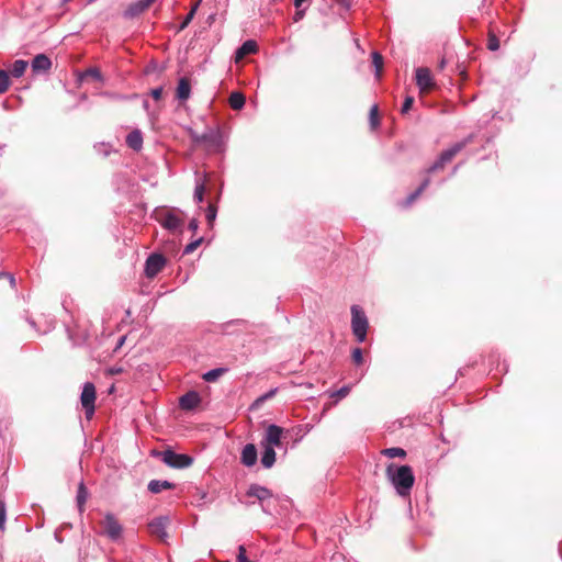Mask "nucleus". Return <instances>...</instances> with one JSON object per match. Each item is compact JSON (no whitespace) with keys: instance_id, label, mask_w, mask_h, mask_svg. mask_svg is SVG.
<instances>
[{"instance_id":"1","label":"nucleus","mask_w":562,"mask_h":562,"mask_svg":"<svg viewBox=\"0 0 562 562\" xmlns=\"http://www.w3.org/2000/svg\"><path fill=\"white\" fill-rule=\"evenodd\" d=\"M386 477L401 496H407L415 482L413 470L409 465H397L390 463L386 467Z\"/></svg>"},{"instance_id":"2","label":"nucleus","mask_w":562,"mask_h":562,"mask_svg":"<svg viewBox=\"0 0 562 562\" xmlns=\"http://www.w3.org/2000/svg\"><path fill=\"white\" fill-rule=\"evenodd\" d=\"M180 213L179 210L162 207L155 211V218L164 228L175 233L180 231L183 225V220L179 216Z\"/></svg>"},{"instance_id":"3","label":"nucleus","mask_w":562,"mask_h":562,"mask_svg":"<svg viewBox=\"0 0 562 562\" xmlns=\"http://www.w3.org/2000/svg\"><path fill=\"white\" fill-rule=\"evenodd\" d=\"M369 327L368 318L364 312L358 306H351V328L358 342H363L367 338Z\"/></svg>"},{"instance_id":"4","label":"nucleus","mask_w":562,"mask_h":562,"mask_svg":"<svg viewBox=\"0 0 562 562\" xmlns=\"http://www.w3.org/2000/svg\"><path fill=\"white\" fill-rule=\"evenodd\" d=\"M473 136L470 135L461 142L456 143L450 148L443 150L439 158L427 169V172H434L442 169L445 165L453 159V157L461 151L469 143L472 142Z\"/></svg>"},{"instance_id":"5","label":"nucleus","mask_w":562,"mask_h":562,"mask_svg":"<svg viewBox=\"0 0 562 562\" xmlns=\"http://www.w3.org/2000/svg\"><path fill=\"white\" fill-rule=\"evenodd\" d=\"M161 458V461L170 468L175 469H186L190 467L193 462V459L188 454L176 453L172 450H165L158 453Z\"/></svg>"},{"instance_id":"6","label":"nucleus","mask_w":562,"mask_h":562,"mask_svg":"<svg viewBox=\"0 0 562 562\" xmlns=\"http://www.w3.org/2000/svg\"><path fill=\"white\" fill-rule=\"evenodd\" d=\"M81 405L85 409L86 418L90 420L94 414L95 386L91 382H86L80 396Z\"/></svg>"},{"instance_id":"7","label":"nucleus","mask_w":562,"mask_h":562,"mask_svg":"<svg viewBox=\"0 0 562 562\" xmlns=\"http://www.w3.org/2000/svg\"><path fill=\"white\" fill-rule=\"evenodd\" d=\"M102 527H103V532L106 535V537L110 540L117 541L121 539L122 532H123V527L113 514L108 513L104 516V519L102 521Z\"/></svg>"},{"instance_id":"8","label":"nucleus","mask_w":562,"mask_h":562,"mask_svg":"<svg viewBox=\"0 0 562 562\" xmlns=\"http://www.w3.org/2000/svg\"><path fill=\"white\" fill-rule=\"evenodd\" d=\"M203 142L202 144H206L207 148L214 150V151H222L223 149V136L220 130L214 128H207L202 134Z\"/></svg>"},{"instance_id":"9","label":"nucleus","mask_w":562,"mask_h":562,"mask_svg":"<svg viewBox=\"0 0 562 562\" xmlns=\"http://www.w3.org/2000/svg\"><path fill=\"white\" fill-rule=\"evenodd\" d=\"M166 259L160 254H151L145 262V273L148 278L156 277L165 267Z\"/></svg>"},{"instance_id":"10","label":"nucleus","mask_w":562,"mask_h":562,"mask_svg":"<svg viewBox=\"0 0 562 562\" xmlns=\"http://www.w3.org/2000/svg\"><path fill=\"white\" fill-rule=\"evenodd\" d=\"M169 525V518L167 516H160L153 519L148 524V529L150 533L162 541H166L168 538L167 527Z\"/></svg>"},{"instance_id":"11","label":"nucleus","mask_w":562,"mask_h":562,"mask_svg":"<svg viewBox=\"0 0 562 562\" xmlns=\"http://www.w3.org/2000/svg\"><path fill=\"white\" fill-rule=\"evenodd\" d=\"M416 85L422 92L429 91L434 87V80L430 70L425 67L416 69Z\"/></svg>"},{"instance_id":"12","label":"nucleus","mask_w":562,"mask_h":562,"mask_svg":"<svg viewBox=\"0 0 562 562\" xmlns=\"http://www.w3.org/2000/svg\"><path fill=\"white\" fill-rule=\"evenodd\" d=\"M50 67H52V60L45 54L36 55L31 63L32 71L35 75L45 74L50 69Z\"/></svg>"},{"instance_id":"13","label":"nucleus","mask_w":562,"mask_h":562,"mask_svg":"<svg viewBox=\"0 0 562 562\" xmlns=\"http://www.w3.org/2000/svg\"><path fill=\"white\" fill-rule=\"evenodd\" d=\"M283 429L276 424H270V426L267 429L266 440L267 446L271 447H281V436H282Z\"/></svg>"},{"instance_id":"14","label":"nucleus","mask_w":562,"mask_h":562,"mask_svg":"<svg viewBox=\"0 0 562 562\" xmlns=\"http://www.w3.org/2000/svg\"><path fill=\"white\" fill-rule=\"evenodd\" d=\"M200 403V396L196 392L190 391L182 395L179 400V405L182 409H193L196 407Z\"/></svg>"},{"instance_id":"15","label":"nucleus","mask_w":562,"mask_h":562,"mask_svg":"<svg viewBox=\"0 0 562 562\" xmlns=\"http://www.w3.org/2000/svg\"><path fill=\"white\" fill-rule=\"evenodd\" d=\"M257 462V449L255 445L247 443L241 451V463L246 467H252Z\"/></svg>"},{"instance_id":"16","label":"nucleus","mask_w":562,"mask_h":562,"mask_svg":"<svg viewBox=\"0 0 562 562\" xmlns=\"http://www.w3.org/2000/svg\"><path fill=\"white\" fill-rule=\"evenodd\" d=\"M206 175L201 176L195 171L194 201L200 204L204 200Z\"/></svg>"},{"instance_id":"17","label":"nucleus","mask_w":562,"mask_h":562,"mask_svg":"<svg viewBox=\"0 0 562 562\" xmlns=\"http://www.w3.org/2000/svg\"><path fill=\"white\" fill-rule=\"evenodd\" d=\"M147 8L138 0L131 3L123 12V16L127 20H133L145 12Z\"/></svg>"},{"instance_id":"18","label":"nucleus","mask_w":562,"mask_h":562,"mask_svg":"<svg viewBox=\"0 0 562 562\" xmlns=\"http://www.w3.org/2000/svg\"><path fill=\"white\" fill-rule=\"evenodd\" d=\"M257 43L252 40H248L241 44L236 50V60L243 59L245 56L257 52Z\"/></svg>"},{"instance_id":"19","label":"nucleus","mask_w":562,"mask_h":562,"mask_svg":"<svg viewBox=\"0 0 562 562\" xmlns=\"http://www.w3.org/2000/svg\"><path fill=\"white\" fill-rule=\"evenodd\" d=\"M126 145L134 149L139 150L143 146V135L139 130H134L126 136Z\"/></svg>"},{"instance_id":"20","label":"nucleus","mask_w":562,"mask_h":562,"mask_svg":"<svg viewBox=\"0 0 562 562\" xmlns=\"http://www.w3.org/2000/svg\"><path fill=\"white\" fill-rule=\"evenodd\" d=\"M247 494L249 496L258 498L259 501H265L271 497V492L267 487L257 484L250 485Z\"/></svg>"},{"instance_id":"21","label":"nucleus","mask_w":562,"mask_h":562,"mask_svg":"<svg viewBox=\"0 0 562 562\" xmlns=\"http://www.w3.org/2000/svg\"><path fill=\"white\" fill-rule=\"evenodd\" d=\"M173 487V484L167 480H151L148 483V491L153 494H158L164 490H170Z\"/></svg>"},{"instance_id":"22","label":"nucleus","mask_w":562,"mask_h":562,"mask_svg":"<svg viewBox=\"0 0 562 562\" xmlns=\"http://www.w3.org/2000/svg\"><path fill=\"white\" fill-rule=\"evenodd\" d=\"M260 461L266 469H270L276 462L274 448L266 445Z\"/></svg>"},{"instance_id":"23","label":"nucleus","mask_w":562,"mask_h":562,"mask_svg":"<svg viewBox=\"0 0 562 562\" xmlns=\"http://www.w3.org/2000/svg\"><path fill=\"white\" fill-rule=\"evenodd\" d=\"M191 86L188 79L181 78L177 87V98L181 101L189 99Z\"/></svg>"},{"instance_id":"24","label":"nucleus","mask_w":562,"mask_h":562,"mask_svg":"<svg viewBox=\"0 0 562 562\" xmlns=\"http://www.w3.org/2000/svg\"><path fill=\"white\" fill-rule=\"evenodd\" d=\"M429 182L430 180L428 178L425 179L420 186L405 199L403 203L404 206H409L425 191V189L429 186Z\"/></svg>"},{"instance_id":"25","label":"nucleus","mask_w":562,"mask_h":562,"mask_svg":"<svg viewBox=\"0 0 562 562\" xmlns=\"http://www.w3.org/2000/svg\"><path fill=\"white\" fill-rule=\"evenodd\" d=\"M26 67H27V61L18 59L12 64L9 76L11 75L14 78H20L25 72Z\"/></svg>"},{"instance_id":"26","label":"nucleus","mask_w":562,"mask_h":562,"mask_svg":"<svg viewBox=\"0 0 562 562\" xmlns=\"http://www.w3.org/2000/svg\"><path fill=\"white\" fill-rule=\"evenodd\" d=\"M87 498H88V491L83 484V482H81L78 486V491H77V506H78V509L80 513L83 512L85 509V504L87 502Z\"/></svg>"},{"instance_id":"27","label":"nucleus","mask_w":562,"mask_h":562,"mask_svg":"<svg viewBox=\"0 0 562 562\" xmlns=\"http://www.w3.org/2000/svg\"><path fill=\"white\" fill-rule=\"evenodd\" d=\"M245 101V95L241 92L235 91L229 95V105L234 110L243 109Z\"/></svg>"},{"instance_id":"28","label":"nucleus","mask_w":562,"mask_h":562,"mask_svg":"<svg viewBox=\"0 0 562 562\" xmlns=\"http://www.w3.org/2000/svg\"><path fill=\"white\" fill-rule=\"evenodd\" d=\"M228 371L227 368H215L205 372L202 378L206 382H215L220 376Z\"/></svg>"},{"instance_id":"29","label":"nucleus","mask_w":562,"mask_h":562,"mask_svg":"<svg viewBox=\"0 0 562 562\" xmlns=\"http://www.w3.org/2000/svg\"><path fill=\"white\" fill-rule=\"evenodd\" d=\"M87 77H89V78H91V79H93L95 81H102L103 80V76H102L101 71L98 68H94V67L88 68L82 74H80L79 79L83 80Z\"/></svg>"},{"instance_id":"30","label":"nucleus","mask_w":562,"mask_h":562,"mask_svg":"<svg viewBox=\"0 0 562 562\" xmlns=\"http://www.w3.org/2000/svg\"><path fill=\"white\" fill-rule=\"evenodd\" d=\"M276 393H277V389H273V390H270L269 392L265 393L263 395L259 396L250 405V411L258 409L262 403H265L267 400L271 398Z\"/></svg>"},{"instance_id":"31","label":"nucleus","mask_w":562,"mask_h":562,"mask_svg":"<svg viewBox=\"0 0 562 562\" xmlns=\"http://www.w3.org/2000/svg\"><path fill=\"white\" fill-rule=\"evenodd\" d=\"M372 64L375 68V76L376 78H380L381 77V70H382V67H383V57L380 53L378 52H373L372 53Z\"/></svg>"},{"instance_id":"32","label":"nucleus","mask_w":562,"mask_h":562,"mask_svg":"<svg viewBox=\"0 0 562 562\" xmlns=\"http://www.w3.org/2000/svg\"><path fill=\"white\" fill-rule=\"evenodd\" d=\"M382 453L389 458H404L406 457V451L402 448L393 447L387 448L382 451Z\"/></svg>"},{"instance_id":"33","label":"nucleus","mask_w":562,"mask_h":562,"mask_svg":"<svg viewBox=\"0 0 562 562\" xmlns=\"http://www.w3.org/2000/svg\"><path fill=\"white\" fill-rule=\"evenodd\" d=\"M10 86L9 72L0 69V94L4 93Z\"/></svg>"},{"instance_id":"34","label":"nucleus","mask_w":562,"mask_h":562,"mask_svg":"<svg viewBox=\"0 0 562 562\" xmlns=\"http://www.w3.org/2000/svg\"><path fill=\"white\" fill-rule=\"evenodd\" d=\"M487 48L492 52H495L499 48V41L495 34H488Z\"/></svg>"},{"instance_id":"35","label":"nucleus","mask_w":562,"mask_h":562,"mask_svg":"<svg viewBox=\"0 0 562 562\" xmlns=\"http://www.w3.org/2000/svg\"><path fill=\"white\" fill-rule=\"evenodd\" d=\"M351 358L355 364L361 366L363 363V353L361 348H355L351 352Z\"/></svg>"},{"instance_id":"36","label":"nucleus","mask_w":562,"mask_h":562,"mask_svg":"<svg viewBox=\"0 0 562 562\" xmlns=\"http://www.w3.org/2000/svg\"><path fill=\"white\" fill-rule=\"evenodd\" d=\"M217 209L214 204H209L206 209V220L209 224H212L214 220L216 218Z\"/></svg>"},{"instance_id":"37","label":"nucleus","mask_w":562,"mask_h":562,"mask_svg":"<svg viewBox=\"0 0 562 562\" xmlns=\"http://www.w3.org/2000/svg\"><path fill=\"white\" fill-rule=\"evenodd\" d=\"M7 519V508L4 501L0 499V530L4 529Z\"/></svg>"},{"instance_id":"38","label":"nucleus","mask_w":562,"mask_h":562,"mask_svg":"<svg viewBox=\"0 0 562 562\" xmlns=\"http://www.w3.org/2000/svg\"><path fill=\"white\" fill-rule=\"evenodd\" d=\"M195 11H196V5H194L190 12L186 15L184 20L182 21V23L180 24V30H184L189 23L192 21V19L194 18V14H195Z\"/></svg>"},{"instance_id":"39","label":"nucleus","mask_w":562,"mask_h":562,"mask_svg":"<svg viewBox=\"0 0 562 562\" xmlns=\"http://www.w3.org/2000/svg\"><path fill=\"white\" fill-rule=\"evenodd\" d=\"M413 103H414V98L413 97H406L405 100H404V103L402 105L401 112L403 114L407 113L411 110Z\"/></svg>"},{"instance_id":"40","label":"nucleus","mask_w":562,"mask_h":562,"mask_svg":"<svg viewBox=\"0 0 562 562\" xmlns=\"http://www.w3.org/2000/svg\"><path fill=\"white\" fill-rule=\"evenodd\" d=\"M202 243V238H199L190 244H188L184 248V254L189 255L195 250V248Z\"/></svg>"},{"instance_id":"41","label":"nucleus","mask_w":562,"mask_h":562,"mask_svg":"<svg viewBox=\"0 0 562 562\" xmlns=\"http://www.w3.org/2000/svg\"><path fill=\"white\" fill-rule=\"evenodd\" d=\"M349 392H350V386L344 385L338 391H336L333 394V396L338 397V398H344V397H346L349 394Z\"/></svg>"},{"instance_id":"42","label":"nucleus","mask_w":562,"mask_h":562,"mask_svg":"<svg viewBox=\"0 0 562 562\" xmlns=\"http://www.w3.org/2000/svg\"><path fill=\"white\" fill-rule=\"evenodd\" d=\"M370 123L372 126L378 125V106L373 105L370 110Z\"/></svg>"},{"instance_id":"43","label":"nucleus","mask_w":562,"mask_h":562,"mask_svg":"<svg viewBox=\"0 0 562 562\" xmlns=\"http://www.w3.org/2000/svg\"><path fill=\"white\" fill-rule=\"evenodd\" d=\"M189 135H190L191 140L194 144H196V145L202 144V142H203L202 134H199L193 130H190Z\"/></svg>"},{"instance_id":"44","label":"nucleus","mask_w":562,"mask_h":562,"mask_svg":"<svg viewBox=\"0 0 562 562\" xmlns=\"http://www.w3.org/2000/svg\"><path fill=\"white\" fill-rule=\"evenodd\" d=\"M162 92H164L162 87H158L150 91V95L153 97L154 100L158 101L161 99Z\"/></svg>"},{"instance_id":"45","label":"nucleus","mask_w":562,"mask_h":562,"mask_svg":"<svg viewBox=\"0 0 562 562\" xmlns=\"http://www.w3.org/2000/svg\"><path fill=\"white\" fill-rule=\"evenodd\" d=\"M4 277L9 279L11 286L15 285V279H14L13 274L7 273V272H0V279L4 278Z\"/></svg>"},{"instance_id":"46","label":"nucleus","mask_w":562,"mask_h":562,"mask_svg":"<svg viewBox=\"0 0 562 562\" xmlns=\"http://www.w3.org/2000/svg\"><path fill=\"white\" fill-rule=\"evenodd\" d=\"M305 14V9H296V12H295V15H294V21L297 22L300 21Z\"/></svg>"},{"instance_id":"47","label":"nucleus","mask_w":562,"mask_h":562,"mask_svg":"<svg viewBox=\"0 0 562 562\" xmlns=\"http://www.w3.org/2000/svg\"><path fill=\"white\" fill-rule=\"evenodd\" d=\"M345 9H350L351 0H336Z\"/></svg>"},{"instance_id":"48","label":"nucleus","mask_w":562,"mask_h":562,"mask_svg":"<svg viewBox=\"0 0 562 562\" xmlns=\"http://www.w3.org/2000/svg\"><path fill=\"white\" fill-rule=\"evenodd\" d=\"M198 227H199V222L195 218L191 220L189 223V228L194 232L198 229Z\"/></svg>"},{"instance_id":"49","label":"nucleus","mask_w":562,"mask_h":562,"mask_svg":"<svg viewBox=\"0 0 562 562\" xmlns=\"http://www.w3.org/2000/svg\"><path fill=\"white\" fill-rule=\"evenodd\" d=\"M147 9L156 1V0H139Z\"/></svg>"},{"instance_id":"50","label":"nucleus","mask_w":562,"mask_h":562,"mask_svg":"<svg viewBox=\"0 0 562 562\" xmlns=\"http://www.w3.org/2000/svg\"><path fill=\"white\" fill-rule=\"evenodd\" d=\"M143 105L146 110H148L149 103L147 100H144Z\"/></svg>"},{"instance_id":"51","label":"nucleus","mask_w":562,"mask_h":562,"mask_svg":"<svg viewBox=\"0 0 562 562\" xmlns=\"http://www.w3.org/2000/svg\"><path fill=\"white\" fill-rule=\"evenodd\" d=\"M457 169H458V166L453 167L452 173H456Z\"/></svg>"},{"instance_id":"52","label":"nucleus","mask_w":562,"mask_h":562,"mask_svg":"<svg viewBox=\"0 0 562 562\" xmlns=\"http://www.w3.org/2000/svg\"><path fill=\"white\" fill-rule=\"evenodd\" d=\"M64 2H68L69 0H63Z\"/></svg>"}]
</instances>
